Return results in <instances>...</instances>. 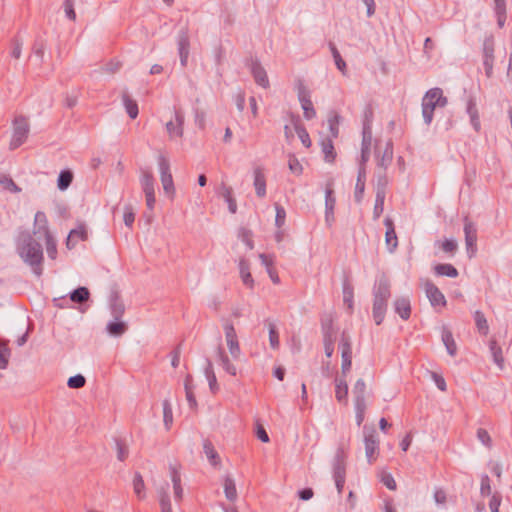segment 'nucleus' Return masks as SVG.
Returning <instances> with one entry per match:
<instances>
[{
  "label": "nucleus",
  "mask_w": 512,
  "mask_h": 512,
  "mask_svg": "<svg viewBox=\"0 0 512 512\" xmlns=\"http://www.w3.org/2000/svg\"><path fill=\"white\" fill-rule=\"evenodd\" d=\"M224 493L229 501H235L237 499V490L235 481L230 476H226L224 479Z\"/></svg>",
  "instance_id": "c9c22d12"
},
{
  "label": "nucleus",
  "mask_w": 512,
  "mask_h": 512,
  "mask_svg": "<svg viewBox=\"0 0 512 512\" xmlns=\"http://www.w3.org/2000/svg\"><path fill=\"white\" fill-rule=\"evenodd\" d=\"M464 234L467 255L469 258H472L477 252V228L468 217L464 218Z\"/></svg>",
  "instance_id": "0eeeda50"
},
{
  "label": "nucleus",
  "mask_w": 512,
  "mask_h": 512,
  "mask_svg": "<svg viewBox=\"0 0 512 512\" xmlns=\"http://www.w3.org/2000/svg\"><path fill=\"white\" fill-rule=\"evenodd\" d=\"M441 248L445 253L454 254L458 248L457 242L452 239H446L441 244Z\"/></svg>",
  "instance_id": "774afa93"
},
{
  "label": "nucleus",
  "mask_w": 512,
  "mask_h": 512,
  "mask_svg": "<svg viewBox=\"0 0 512 512\" xmlns=\"http://www.w3.org/2000/svg\"><path fill=\"white\" fill-rule=\"evenodd\" d=\"M298 100L303 109L305 119L310 120L314 118L316 111L311 101L310 91L302 83L298 86Z\"/></svg>",
  "instance_id": "1a4fd4ad"
},
{
  "label": "nucleus",
  "mask_w": 512,
  "mask_h": 512,
  "mask_svg": "<svg viewBox=\"0 0 512 512\" xmlns=\"http://www.w3.org/2000/svg\"><path fill=\"white\" fill-rule=\"evenodd\" d=\"M107 331L110 335L118 337L123 335L127 330V325L124 322L118 320L109 322L107 324Z\"/></svg>",
  "instance_id": "a19ab883"
},
{
  "label": "nucleus",
  "mask_w": 512,
  "mask_h": 512,
  "mask_svg": "<svg viewBox=\"0 0 512 512\" xmlns=\"http://www.w3.org/2000/svg\"><path fill=\"white\" fill-rule=\"evenodd\" d=\"M86 379L83 375L77 374L68 379L67 385L69 388L79 389L85 386Z\"/></svg>",
  "instance_id": "bf43d9fd"
},
{
  "label": "nucleus",
  "mask_w": 512,
  "mask_h": 512,
  "mask_svg": "<svg viewBox=\"0 0 512 512\" xmlns=\"http://www.w3.org/2000/svg\"><path fill=\"white\" fill-rule=\"evenodd\" d=\"M122 102L129 117L135 119L139 113L137 102L133 100L127 92H123Z\"/></svg>",
  "instance_id": "a878e982"
},
{
  "label": "nucleus",
  "mask_w": 512,
  "mask_h": 512,
  "mask_svg": "<svg viewBox=\"0 0 512 512\" xmlns=\"http://www.w3.org/2000/svg\"><path fill=\"white\" fill-rule=\"evenodd\" d=\"M343 300L348 305L349 309L353 307V287L348 281L343 283Z\"/></svg>",
  "instance_id": "5fc2aeb1"
},
{
  "label": "nucleus",
  "mask_w": 512,
  "mask_h": 512,
  "mask_svg": "<svg viewBox=\"0 0 512 512\" xmlns=\"http://www.w3.org/2000/svg\"><path fill=\"white\" fill-rule=\"evenodd\" d=\"M124 304L116 297L111 301V315L115 320H119L124 314Z\"/></svg>",
  "instance_id": "8fccbe9b"
},
{
  "label": "nucleus",
  "mask_w": 512,
  "mask_h": 512,
  "mask_svg": "<svg viewBox=\"0 0 512 512\" xmlns=\"http://www.w3.org/2000/svg\"><path fill=\"white\" fill-rule=\"evenodd\" d=\"M477 438L478 440L486 447L490 448L492 445L491 437L488 431L484 428H479L477 430Z\"/></svg>",
  "instance_id": "e2e57ef3"
},
{
  "label": "nucleus",
  "mask_w": 512,
  "mask_h": 512,
  "mask_svg": "<svg viewBox=\"0 0 512 512\" xmlns=\"http://www.w3.org/2000/svg\"><path fill=\"white\" fill-rule=\"evenodd\" d=\"M441 338L448 354L452 357L455 356L457 353V345L455 343L452 332L448 328L443 327Z\"/></svg>",
  "instance_id": "5701e85b"
},
{
  "label": "nucleus",
  "mask_w": 512,
  "mask_h": 512,
  "mask_svg": "<svg viewBox=\"0 0 512 512\" xmlns=\"http://www.w3.org/2000/svg\"><path fill=\"white\" fill-rule=\"evenodd\" d=\"M216 355L218 358V361L220 362L223 369L230 375L236 376L237 369L236 367L230 362L228 356L226 355L224 348L221 345H218L216 349Z\"/></svg>",
  "instance_id": "412c9836"
},
{
  "label": "nucleus",
  "mask_w": 512,
  "mask_h": 512,
  "mask_svg": "<svg viewBox=\"0 0 512 512\" xmlns=\"http://www.w3.org/2000/svg\"><path fill=\"white\" fill-rule=\"evenodd\" d=\"M374 112L373 108L370 104L366 105L363 111L362 117V129L363 130H372V122H373Z\"/></svg>",
  "instance_id": "c03bdc74"
},
{
  "label": "nucleus",
  "mask_w": 512,
  "mask_h": 512,
  "mask_svg": "<svg viewBox=\"0 0 512 512\" xmlns=\"http://www.w3.org/2000/svg\"><path fill=\"white\" fill-rule=\"evenodd\" d=\"M489 349L493 357V361L496 363V365L500 368H503L504 364V358L502 355V349L497 344L496 340H491L489 343Z\"/></svg>",
  "instance_id": "4c0bfd02"
},
{
  "label": "nucleus",
  "mask_w": 512,
  "mask_h": 512,
  "mask_svg": "<svg viewBox=\"0 0 512 512\" xmlns=\"http://www.w3.org/2000/svg\"><path fill=\"white\" fill-rule=\"evenodd\" d=\"M394 310L403 320H408L411 315V303L409 298L400 297L394 301Z\"/></svg>",
  "instance_id": "f3484780"
},
{
  "label": "nucleus",
  "mask_w": 512,
  "mask_h": 512,
  "mask_svg": "<svg viewBox=\"0 0 512 512\" xmlns=\"http://www.w3.org/2000/svg\"><path fill=\"white\" fill-rule=\"evenodd\" d=\"M336 391L335 396L339 402L347 401L348 385L344 379H336Z\"/></svg>",
  "instance_id": "37998d69"
},
{
  "label": "nucleus",
  "mask_w": 512,
  "mask_h": 512,
  "mask_svg": "<svg viewBox=\"0 0 512 512\" xmlns=\"http://www.w3.org/2000/svg\"><path fill=\"white\" fill-rule=\"evenodd\" d=\"M322 152L324 153L325 161L333 162L336 157V153L334 151V145L332 139L327 138L322 140L321 142Z\"/></svg>",
  "instance_id": "ea45409f"
},
{
  "label": "nucleus",
  "mask_w": 512,
  "mask_h": 512,
  "mask_svg": "<svg viewBox=\"0 0 512 512\" xmlns=\"http://www.w3.org/2000/svg\"><path fill=\"white\" fill-rule=\"evenodd\" d=\"M384 201H385V190L382 188H377L375 205L373 209L374 219H378L380 215L384 211Z\"/></svg>",
  "instance_id": "473e14b6"
},
{
  "label": "nucleus",
  "mask_w": 512,
  "mask_h": 512,
  "mask_svg": "<svg viewBox=\"0 0 512 512\" xmlns=\"http://www.w3.org/2000/svg\"><path fill=\"white\" fill-rule=\"evenodd\" d=\"M251 73L253 75L255 82L259 86L265 89L269 87L270 84L267 73L258 60L252 61Z\"/></svg>",
  "instance_id": "4468645a"
},
{
  "label": "nucleus",
  "mask_w": 512,
  "mask_h": 512,
  "mask_svg": "<svg viewBox=\"0 0 512 512\" xmlns=\"http://www.w3.org/2000/svg\"><path fill=\"white\" fill-rule=\"evenodd\" d=\"M28 120L23 116H18L13 122V133L9 144L10 150L20 147L27 139L29 134Z\"/></svg>",
  "instance_id": "20e7f679"
},
{
  "label": "nucleus",
  "mask_w": 512,
  "mask_h": 512,
  "mask_svg": "<svg viewBox=\"0 0 512 512\" xmlns=\"http://www.w3.org/2000/svg\"><path fill=\"white\" fill-rule=\"evenodd\" d=\"M73 181V173L69 169L62 170L57 179V187L59 190H66Z\"/></svg>",
  "instance_id": "72a5a7b5"
},
{
  "label": "nucleus",
  "mask_w": 512,
  "mask_h": 512,
  "mask_svg": "<svg viewBox=\"0 0 512 512\" xmlns=\"http://www.w3.org/2000/svg\"><path fill=\"white\" fill-rule=\"evenodd\" d=\"M376 154L378 157L377 166L379 168H382L385 171L387 169V167L391 164L392 159H393V144H392V142L391 141L386 142L384 151L381 156H380V150L377 147Z\"/></svg>",
  "instance_id": "2eb2a0df"
},
{
  "label": "nucleus",
  "mask_w": 512,
  "mask_h": 512,
  "mask_svg": "<svg viewBox=\"0 0 512 512\" xmlns=\"http://www.w3.org/2000/svg\"><path fill=\"white\" fill-rule=\"evenodd\" d=\"M224 332L226 341L237 340V334L234 325L230 321H226L224 324Z\"/></svg>",
  "instance_id": "69168bd1"
},
{
  "label": "nucleus",
  "mask_w": 512,
  "mask_h": 512,
  "mask_svg": "<svg viewBox=\"0 0 512 512\" xmlns=\"http://www.w3.org/2000/svg\"><path fill=\"white\" fill-rule=\"evenodd\" d=\"M35 226L34 234H40L44 236L47 254L51 259H55L57 255L56 242L49 231L48 221L45 213L38 211L35 214Z\"/></svg>",
  "instance_id": "7ed1b4c3"
},
{
  "label": "nucleus",
  "mask_w": 512,
  "mask_h": 512,
  "mask_svg": "<svg viewBox=\"0 0 512 512\" xmlns=\"http://www.w3.org/2000/svg\"><path fill=\"white\" fill-rule=\"evenodd\" d=\"M292 122H293V125L295 128V131H296L299 139L301 140L302 144L305 147L309 148L311 146V139H310V136H309L307 130L300 123L299 118H295V119L293 118Z\"/></svg>",
  "instance_id": "7c9ffc66"
},
{
  "label": "nucleus",
  "mask_w": 512,
  "mask_h": 512,
  "mask_svg": "<svg viewBox=\"0 0 512 512\" xmlns=\"http://www.w3.org/2000/svg\"><path fill=\"white\" fill-rule=\"evenodd\" d=\"M178 53L190 52V39L188 28H182L177 37Z\"/></svg>",
  "instance_id": "2f4dec72"
},
{
  "label": "nucleus",
  "mask_w": 512,
  "mask_h": 512,
  "mask_svg": "<svg viewBox=\"0 0 512 512\" xmlns=\"http://www.w3.org/2000/svg\"><path fill=\"white\" fill-rule=\"evenodd\" d=\"M203 450L206 454L208 460L213 466L218 465L219 463V455L217 451L214 449V446L211 441L205 440L203 443Z\"/></svg>",
  "instance_id": "58836bf2"
},
{
  "label": "nucleus",
  "mask_w": 512,
  "mask_h": 512,
  "mask_svg": "<svg viewBox=\"0 0 512 512\" xmlns=\"http://www.w3.org/2000/svg\"><path fill=\"white\" fill-rule=\"evenodd\" d=\"M11 351L8 348V341L0 343V369H5L8 365Z\"/></svg>",
  "instance_id": "de8ad7c7"
},
{
  "label": "nucleus",
  "mask_w": 512,
  "mask_h": 512,
  "mask_svg": "<svg viewBox=\"0 0 512 512\" xmlns=\"http://www.w3.org/2000/svg\"><path fill=\"white\" fill-rule=\"evenodd\" d=\"M434 272L438 276H447L450 278H456L459 275L458 270L452 264L448 263L437 264L434 267Z\"/></svg>",
  "instance_id": "c756f323"
},
{
  "label": "nucleus",
  "mask_w": 512,
  "mask_h": 512,
  "mask_svg": "<svg viewBox=\"0 0 512 512\" xmlns=\"http://www.w3.org/2000/svg\"><path fill=\"white\" fill-rule=\"evenodd\" d=\"M321 329L322 333H334L335 330L333 328V319L331 315L325 316L321 320Z\"/></svg>",
  "instance_id": "338daca9"
},
{
  "label": "nucleus",
  "mask_w": 512,
  "mask_h": 512,
  "mask_svg": "<svg viewBox=\"0 0 512 512\" xmlns=\"http://www.w3.org/2000/svg\"><path fill=\"white\" fill-rule=\"evenodd\" d=\"M390 283L385 276L380 277L374 287V299L388 301L390 298Z\"/></svg>",
  "instance_id": "ddd939ff"
},
{
  "label": "nucleus",
  "mask_w": 512,
  "mask_h": 512,
  "mask_svg": "<svg viewBox=\"0 0 512 512\" xmlns=\"http://www.w3.org/2000/svg\"><path fill=\"white\" fill-rule=\"evenodd\" d=\"M16 250L20 258L32 268L34 274L42 275L43 248L29 231L21 230L18 232Z\"/></svg>",
  "instance_id": "f257e3e1"
},
{
  "label": "nucleus",
  "mask_w": 512,
  "mask_h": 512,
  "mask_svg": "<svg viewBox=\"0 0 512 512\" xmlns=\"http://www.w3.org/2000/svg\"><path fill=\"white\" fill-rule=\"evenodd\" d=\"M341 116L337 113L331 115L328 118V126L329 131L332 138H337L339 135V124H340Z\"/></svg>",
  "instance_id": "09e8293b"
},
{
  "label": "nucleus",
  "mask_w": 512,
  "mask_h": 512,
  "mask_svg": "<svg viewBox=\"0 0 512 512\" xmlns=\"http://www.w3.org/2000/svg\"><path fill=\"white\" fill-rule=\"evenodd\" d=\"M161 512H172L170 497L166 488L162 487L158 490Z\"/></svg>",
  "instance_id": "a18cd8bd"
},
{
  "label": "nucleus",
  "mask_w": 512,
  "mask_h": 512,
  "mask_svg": "<svg viewBox=\"0 0 512 512\" xmlns=\"http://www.w3.org/2000/svg\"><path fill=\"white\" fill-rule=\"evenodd\" d=\"M448 103L447 97L443 95L441 88L435 87L428 90L422 98V116L424 123L430 125L433 120L434 111L437 107H445Z\"/></svg>",
  "instance_id": "f03ea898"
},
{
  "label": "nucleus",
  "mask_w": 512,
  "mask_h": 512,
  "mask_svg": "<svg viewBox=\"0 0 512 512\" xmlns=\"http://www.w3.org/2000/svg\"><path fill=\"white\" fill-rule=\"evenodd\" d=\"M226 342H227L228 350H229L232 358L233 359H238L240 357V354H241V349H240V346H239L238 339L237 340L226 341Z\"/></svg>",
  "instance_id": "0e129e2a"
},
{
  "label": "nucleus",
  "mask_w": 512,
  "mask_h": 512,
  "mask_svg": "<svg viewBox=\"0 0 512 512\" xmlns=\"http://www.w3.org/2000/svg\"><path fill=\"white\" fill-rule=\"evenodd\" d=\"M254 187L256 195L260 198L266 195V179L261 167H256L253 171Z\"/></svg>",
  "instance_id": "a211bd4d"
},
{
  "label": "nucleus",
  "mask_w": 512,
  "mask_h": 512,
  "mask_svg": "<svg viewBox=\"0 0 512 512\" xmlns=\"http://www.w3.org/2000/svg\"><path fill=\"white\" fill-rule=\"evenodd\" d=\"M0 185H2V187L5 190H8L13 193H18L21 191V189L16 185V183L7 176L0 177Z\"/></svg>",
  "instance_id": "13d9d810"
},
{
  "label": "nucleus",
  "mask_w": 512,
  "mask_h": 512,
  "mask_svg": "<svg viewBox=\"0 0 512 512\" xmlns=\"http://www.w3.org/2000/svg\"><path fill=\"white\" fill-rule=\"evenodd\" d=\"M268 330H269V342L270 346L273 349H277L279 347V333L277 331L276 326L269 322L268 323Z\"/></svg>",
  "instance_id": "6e6d98bb"
},
{
  "label": "nucleus",
  "mask_w": 512,
  "mask_h": 512,
  "mask_svg": "<svg viewBox=\"0 0 512 512\" xmlns=\"http://www.w3.org/2000/svg\"><path fill=\"white\" fill-rule=\"evenodd\" d=\"M140 184L142 187V190L144 192V195L149 193H155V179L153 177V174L148 169L141 170V177H140Z\"/></svg>",
  "instance_id": "aec40b11"
},
{
  "label": "nucleus",
  "mask_w": 512,
  "mask_h": 512,
  "mask_svg": "<svg viewBox=\"0 0 512 512\" xmlns=\"http://www.w3.org/2000/svg\"><path fill=\"white\" fill-rule=\"evenodd\" d=\"M174 117H175L174 121L170 120L169 122L166 123V130L171 139L175 138V137H182L183 132H184L183 126H184L185 117H184L183 112L179 109H175Z\"/></svg>",
  "instance_id": "9d476101"
},
{
  "label": "nucleus",
  "mask_w": 512,
  "mask_h": 512,
  "mask_svg": "<svg viewBox=\"0 0 512 512\" xmlns=\"http://www.w3.org/2000/svg\"><path fill=\"white\" fill-rule=\"evenodd\" d=\"M163 420L166 428L169 429L173 422V412L171 404L167 399L163 401Z\"/></svg>",
  "instance_id": "3c124183"
},
{
  "label": "nucleus",
  "mask_w": 512,
  "mask_h": 512,
  "mask_svg": "<svg viewBox=\"0 0 512 512\" xmlns=\"http://www.w3.org/2000/svg\"><path fill=\"white\" fill-rule=\"evenodd\" d=\"M329 47H330V50H331V53H332V56L334 58V61H335V64H336L337 68L342 73H344L345 69H346L345 61L342 59L338 49L336 48V46L332 42L329 43Z\"/></svg>",
  "instance_id": "603ef678"
},
{
  "label": "nucleus",
  "mask_w": 512,
  "mask_h": 512,
  "mask_svg": "<svg viewBox=\"0 0 512 512\" xmlns=\"http://www.w3.org/2000/svg\"><path fill=\"white\" fill-rule=\"evenodd\" d=\"M363 433L366 458L369 463H372L376 459V455L378 454L379 449L377 432L374 427L365 425L363 427Z\"/></svg>",
  "instance_id": "423d86ee"
},
{
  "label": "nucleus",
  "mask_w": 512,
  "mask_h": 512,
  "mask_svg": "<svg viewBox=\"0 0 512 512\" xmlns=\"http://www.w3.org/2000/svg\"><path fill=\"white\" fill-rule=\"evenodd\" d=\"M386 227L385 243L390 253H393L398 246V238L395 232L394 222L391 218L386 217L384 220Z\"/></svg>",
  "instance_id": "f8f14e48"
},
{
  "label": "nucleus",
  "mask_w": 512,
  "mask_h": 512,
  "mask_svg": "<svg viewBox=\"0 0 512 512\" xmlns=\"http://www.w3.org/2000/svg\"><path fill=\"white\" fill-rule=\"evenodd\" d=\"M184 388H185V394H186V400L189 404V407L191 409H195L197 407V401L194 396V385H193V378L191 375H187L184 381Z\"/></svg>",
  "instance_id": "cd10ccee"
},
{
  "label": "nucleus",
  "mask_w": 512,
  "mask_h": 512,
  "mask_svg": "<svg viewBox=\"0 0 512 512\" xmlns=\"http://www.w3.org/2000/svg\"><path fill=\"white\" fill-rule=\"evenodd\" d=\"M86 239H87V231L83 225H80L78 228L72 229L69 232V235L66 240V246L68 249H72L75 247V245L77 244V242L79 240L84 241Z\"/></svg>",
  "instance_id": "6ab92c4d"
},
{
  "label": "nucleus",
  "mask_w": 512,
  "mask_h": 512,
  "mask_svg": "<svg viewBox=\"0 0 512 512\" xmlns=\"http://www.w3.org/2000/svg\"><path fill=\"white\" fill-rule=\"evenodd\" d=\"M346 477L345 453L338 449L333 462V478Z\"/></svg>",
  "instance_id": "dca6fc26"
},
{
  "label": "nucleus",
  "mask_w": 512,
  "mask_h": 512,
  "mask_svg": "<svg viewBox=\"0 0 512 512\" xmlns=\"http://www.w3.org/2000/svg\"><path fill=\"white\" fill-rule=\"evenodd\" d=\"M232 188L226 186L224 183L220 187V195L225 199L228 204V209L232 214H235L237 211V203L236 200L232 196Z\"/></svg>",
  "instance_id": "c85d7f7f"
},
{
  "label": "nucleus",
  "mask_w": 512,
  "mask_h": 512,
  "mask_svg": "<svg viewBox=\"0 0 512 512\" xmlns=\"http://www.w3.org/2000/svg\"><path fill=\"white\" fill-rule=\"evenodd\" d=\"M387 309V301L374 299L373 302V318L376 325H380L383 320Z\"/></svg>",
  "instance_id": "393cba45"
},
{
  "label": "nucleus",
  "mask_w": 512,
  "mask_h": 512,
  "mask_svg": "<svg viewBox=\"0 0 512 512\" xmlns=\"http://www.w3.org/2000/svg\"><path fill=\"white\" fill-rule=\"evenodd\" d=\"M239 272H240V277L242 279L243 284L245 286H247L248 288H253L254 280L250 273V265L247 260L241 259L239 261Z\"/></svg>",
  "instance_id": "b1692460"
},
{
  "label": "nucleus",
  "mask_w": 512,
  "mask_h": 512,
  "mask_svg": "<svg viewBox=\"0 0 512 512\" xmlns=\"http://www.w3.org/2000/svg\"><path fill=\"white\" fill-rule=\"evenodd\" d=\"M63 8H64L66 17L71 21H75L76 13L74 10V0H64Z\"/></svg>",
  "instance_id": "680f3d73"
},
{
  "label": "nucleus",
  "mask_w": 512,
  "mask_h": 512,
  "mask_svg": "<svg viewBox=\"0 0 512 512\" xmlns=\"http://www.w3.org/2000/svg\"><path fill=\"white\" fill-rule=\"evenodd\" d=\"M133 488H134L135 494L137 495V497L139 499H143L145 497V493H144V489H145L144 480H143L141 474L138 473V472L135 473V475H134Z\"/></svg>",
  "instance_id": "49530a36"
},
{
  "label": "nucleus",
  "mask_w": 512,
  "mask_h": 512,
  "mask_svg": "<svg viewBox=\"0 0 512 512\" xmlns=\"http://www.w3.org/2000/svg\"><path fill=\"white\" fill-rule=\"evenodd\" d=\"M158 166L163 190L165 194L173 198L175 194V187L173 183V177L170 172L169 160L164 155H160L158 157Z\"/></svg>",
  "instance_id": "39448f33"
},
{
  "label": "nucleus",
  "mask_w": 512,
  "mask_h": 512,
  "mask_svg": "<svg viewBox=\"0 0 512 512\" xmlns=\"http://www.w3.org/2000/svg\"><path fill=\"white\" fill-rule=\"evenodd\" d=\"M339 348L341 350V370L344 375L350 371L352 366V345L350 337L343 332L341 335V341L339 344Z\"/></svg>",
  "instance_id": "6e6552de"
},
{
  "label": "nucleus",
  "mask_w": 512,
  "mask_h": 512,
  "mask_svg": "<svg viewBox=\"0 0 512 512\" xmlns=\"http://www.w3.org/2000/svg\"><path fill=\"white\" fill-rule=\"evenodd\" d=\"M425 292L432 306L446 305V299L443 293L434 283L427 281L425 284Z\"/></svg>",
  "instance_id": "9b49d317"
},
{
  "label": "nucleus",
  "mask_w": 512,
  "mask_h": 512,
  "mask_svg": "<svg viewBox=\"0 0 512 512\" xmlns=\"http://www.w3.org/2000/svg\"><path fill=\"white\" fill-rule=\"evenodd\" d=\"M365 181H366V170L365 167H359L357 181L355 185V193L354 198L357 203H360L364 196L365 190Z\"/></svg>",
  "instance_id": "4be33fe9"
},
{
  "label": "nucleus",
  "mask_w": 512,
  "mask_h": 512,
  "mask_svg": "<svg viewBox=\"0 0 512 512\" xmlns=\"http://www.w3.org/2000/svg\"><path fill=\"white\" fill-rule=\"evenodd\" d=\"M483 59H494V40L492 37L485 38L483 42Z\"/></svg>",
  "instance_id": "864d4df0"
},
{
  "label": "nucleus",
  "mask_w": 512,
  "mask_h": 512,
  "mask_svg": "<svg viewBox=\"0 0 512 512\" xmlns=\"http://www.w3.org/2000/svg\"><path fill=\"white\" fill-rule=\"evenodd\" d=\"M335 204L336 199L333 195V190L327 187L325 191V217L327 222L330 218H333Z\"/></svg>",
  "instance_id": "bb28decb"
},
{
  "label": "nucleus",
  "mask_w": 512,
  "mask_h": 512,
  "mask_svg": "<svg viewBox=\"0 0 512 512\" xmlns=\"http://www.w3.org/2000/svg\"><path fill=\"white\" fill-rule=\"evenodd\" d=\"M366 384L363 379H358L353 387V395L355 403H365Z\"/></svg>",
  "instance_id": "f704fd0d"
},
{
  "label": "nucleus",
  "mask_w": 512,
  "mask_h": 512,
  "mask_svg": "<svg viewBox=\"0 0 512 512\" xmlns=\"http://www.w3.org/2000/svg\"><path fill=\"white\" fill-rule=\"evenodd\" d=\"M474 320L478 331L483 335H487L489 332V326L484 313L479 310L475 311Z\"/></svg>",
  "instance_id": "79ce46f5"
},
{
  "label": "nucleus",
  "mask_w": 512,
  "mask_h": 512,
  "mask_svg": "<svg viewBox=\"0 0 512 512\" xmlns=\"http://www.w3.org/2000/svg\"><path fill=\"white\" fill-rule=\"evenodd\" d=\"M123 220L127 227H132L135 221V214L131 205H126L124 207Z\"/></svg>",
  "instance_id": "052dcab7"
},
{
  "label": "nucleus",
  "mask_w": 512,
  "mask_h": 512,
  "mask_svg": "<svg viewBox=\"0 0 512 512\" xmlns=\"http://www.w3.org/2000/svg\"><path fill=\"white\" fill-rule=\"evenodd\" d=\"M90 292L86 287H78L70 293V300L75 303H84L89 299Z\"/></svg>",
  "instance_id": "e433bc0d"
},
{
  "label": "nucleus",
  "mask_w": 512,
  "mask_h": 512,
  "mask_svg": "<svg viewBox=\"0 0 512 512\" xmlns=\"http://www.w3.org/2000/svg\"><path fill=\"white\" fill-rule=\"evenodd\" d=\"M275 211H276V216H275V225L278 227V228H281L282 226H284L285 224V220H286V210L283 206H281L280 204L278 203H275Z\"/></svg>",
  "instance_id": "4d7b16f0"
}]
</instances>
